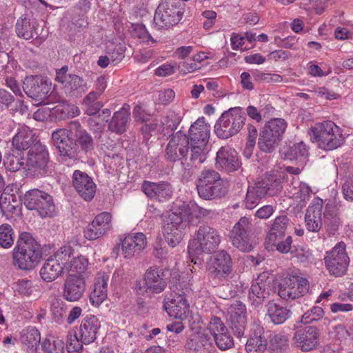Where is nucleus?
<instances>
[{"label": "nucleus", "mask_w": 353, "mask_h": 353, "mask_svg": "<svg viewBox=\"0 0 353 353\" xmlns=\"http://www.w3.org/2000/svg\"><path fill=\"white\" fill-rule=\"evenodd\" d=\"M196 189L199 196L205 200L220 199L228 192L220 174L211 169L201 172L196 181Z\"/></svg>", "instance_id": "nucleus-6"}, {"label": "nucleus", "mask_w": 353, "mask_h": 353, "mask_svg": "<svg viewBox=\"0 0 353 353\" xmlns=\"http://www.w3.org/2000/svg\"><path fill=\"white\" fill-rule=\"evenodd\" d=\"M288 337L283 334H273L270 336L268 350L270 353H284L288 347Z\"/></svg>", "instance_id": "nucleus-40"}, {"label": "nucleus", "mask_w": 353, "mask_h": 353, "mask_svg": "<svg viewBox=\"0 0 353 353\" xmlns=\"http://www.w3.org/2000/svg\"><path fill=\"white\" fill-rule=\"evenodd\" d=\"M16 32L19 37L30 39L37 37V23L27 18H20L16 23Z\"/></svg>", "instance_id": "nucleus-37"}, {"label": "nucleus", "mask_w": 353, "mask_h": 353, "mask_svg": "<svg viewBox=\"0 0 353 353\" xmlns=\"http://www.w3.org/2000/svg\"><path fill=\"white\" fill-rule=\"evenodd\" d=\"M286 128V121L283 119L277 118L270 120L263 129L281 140Z\"/></svg>", "instance_id": "nucleus-44"}, {"label": "nucleus", "mask_w": 353, "mask_h": 353, "mask_svg": "<svg viewBox=\"0 0 353 353\" xmlns=\"http://www.w3.org/2000/svg\"><path fill=\"white\" fill-rule=\"evenodd\" d=\"M207 328L213 336L228 330L221 319L214 316L211 317Z\"/></svg>", "instance_id": "nucleus-60"}, {"label": "nucleus", "mask_w": 353, "mask_h": 353, "mask_svg": "<svg viewBox=\"0 0 353 353\" xmlns=\"http://www.w3.org/2000/svg\"><path fill=\"white\" fill-rule=\"evenodd\" d=\"M190 162L194 164L196 170L205 161L208 153V142L202 141H190Z\"/></svg>", "instance_id": "nucleus-33"}, {"label": "nucleus", "mask_w": 353, "mask_h": 353, "mask_svg": "<svg viewBox=\"0 0 353 353\" xmlns=\"http://www.w3.org/2000/svg\"><path fill=\"white\" fill-rule=\"evenodd\" d=\"M280 141V139L262 129L259 134L258 145L261 151L270 153L276 149Z\"/></svg>", "instance_id": "nucleus-41"}, {"label": "nucleus", "mask_w": 353, "mask_h": 353, "mask_svg": "<svg viewBox=\"0 0 353 353\" xmlns=\"http://www.w3.org/2000/svg\"><path fill=\"white\" fill-rule=\"evenodd\" d=\"M319 331L314 326L297 330L293 336L295 346L302 352L315 350L319 345Z\"/></svg>", "instance_id": "nucleus-17"}, {"label": "nucleus", "mask_w": 353, "mask_h": 353, "mask_svg": "<svg viewBox=\"0 0 353 353\" xmlns=\"http://www.w3.org/2000/svg\"><path fill=\"white\" fill-rule=\"evenodd\" d=\"M68 66H63L57 71L56 80L63 85L65 92L74 97H79L88 90L86 81L74 74H68Z\"/></svg>", "instance_id": "nucleus-15"}, {"label": "nucleus", "mask_w": 353, "mask_h": 353, "mask_svg": "<svg viewBox=\"0 0 353 353\" xmlns=\"http://www.w3.org/2000/svg\"><path fill=\"white\" fill-rule=\"evenodd\" d=\"M72 185L85 201H90L94 198L96 192V184L86 173L75 170L72 175Z\"/></svg>", "instance_id": "nucleus-24"}, {"label": "nucleus", "mask_w": 353, "mask_h": 353, "mask_svg": "<svg viewBox=\"0 0 353 353\" xmlns=\"http://www.w3.org/2000/svg\"><path fill=\"white\" fill-rule=\"evenodd\" d=\"M51 312L55 321L62 319L67 312L63 301L58 297L53 299L51 303Z\"/></svg>", "instance_id": "nucleus-57"}, {"label": "nucleus", "mask_w": 353, "mask_h": 353, "mask_svg": "<svg viewBox=\"0 0 353 353\" xmlns=\"http://www.w3.org/2000/svg\"><path fill=\"white\" fill-rule=\"evenodd\" d=\"M68 138L72 139V137H70V132L69 131V129L66 130L60 128L54 131L52 134V139L56 147H58L63 142L66 141Z\"/></svg>", "instance_id": "nucleus-62"}, {"label": "nucleus", "mask_w": 353, "mask_h": 353, "mask_svg": "<svg viewBox=\"0 0 353 353\" xmlns=\"http://www.w3.org/2000/svg\"><path fill=\"white\" fill-rule=\"evenodd\" d=\"M15 291L19 294L24 296H35L34 294L37 291L36 286H34L32 282L27 279L19 280L14 286Z\"/></svg>", "instance_id": "nucleus-54"}, {"label": "nucleus", "mask_w": 353, "mask_h": 353, "mask_svg": "<svg viewBox=\"0 0 353 353\" xmlns=\"http://www.w3.org/2000/svg\"><path fill=\"white\" fill-rule=\"evenodd\" d=\"M181 121V117L173 112H169L161 119L164 134H169L176 130Z\"/></svg>", "instance_id": "nucleus-51"}, {"label": "nucleus", "mask_w": 353, "mask_h": 353, "mask_svg": "<svg viewBox=\"0 0 353 353\" xmlns=\"http://www.w3.org/2000/svg\"><path fill=\"white\" fill-rule=\"evenodd\" d=\"M143 281L147 290L154 294L163 292L168 285L164 271L157 267L148 268L144 274Z\"/></svg>", "instance_id": "nucleus-23"}, {"label": "nucleus", "mask_w": 353, "mask_h": 353, "mask_svg": "<svg viewBox=\"0 0 353 353\" xmlns=\"http://www.w3.org/2000/svg\"><path fill=\"white\" fill-rule=\"evenodd\" d=\"M107 296L105 290H100L94 285V290L90 295V301L93 305L99 306L106 299Z\"/></svg>", "instance_id": "nucleus-63"}, {"label": "nucleus", "mask_w": 353, "mask_h": 353, "mask_svg": "<svg viewBox=\"0 0 353 353\" xmlns=\"http://www.w3.org/2000/svg\"><path fill=\"white\" fill-rule=\"evenodd\" d=\"M147 245L145 235L142 232L128 234L121 243V250L125 258L130 259L139 254Z\"/></svg>", "instance_id": "nucleus-26"}, {"label": "nucleus", "mask_w": 353, "mask_h": 353, "mask_svg": "<svg viewBox=\"0 0 353 353\" xmlns=\"http://www.w3.org/2000/svg\"><path fill=\"white\" fill-rule=\"evenodd\" d=\"M14 243V232L8 224L0 225V246L3 248H10Z\"/></svg>", "instance_id": "nucleus-52"}, {"label": "nucleus", "mask_w": 353, "mask_h": 353, "mask_svg": "<svg viewBox=\"0 0 353 353\" xmlns=\"http://www.w3.org/2000/svg\"><path fill=\"white\" fill-rule=\"evenodd\" d=\"M212 345L208 334L199 332L192 334L188 338L184 347L189 353H205Z\"/></svg>", "instance_id": "nucleus-28"}, {"label": "nucleus", "mask_w": 353, "mask_h": 353, "mask_svg": "<svg viewBox=\"0 0 353 353\" xmlns=\"http://www.w3.org/2000/svg\"><path fill=\"white\" fill-rule=\"evenodd\" d=\"M266 307L267 314L274 324H281L290 316V310L273 301L268 302Z\"/></svg>", "instance_id": "nucleus-38"}, {"label": "nucleus", "mask_w": 353, "mask_h": 353, "mask_svg": "<svg viewBox=\"0 0 353 353\" xmlns=\"http://www.w3.org/2000/svg\"><path fill=\"white\" fill-rule=\"evenodd\" d=\"M265 196L263 189L259 183H255L253 186H249L244 201L245 208L249 210L254 209L259 203L260 200Z\"/></svg>", "instance_id": "nucleus-39"}, {"label": "nucleus", "mask_w": 353, "mask_h": 353, "mask_svg": "<svg viewBox=\"0 0 353 353\" xmlns=\"http://www.w3.org/2000/svg\"><path fill=\"white\" fill-rule=\"evenodd\" d=\"M232 245L242 252H250L254 245L251 236V224L246 217H241L230 232Z\"/></svg>", "instance_id": "nucleus-13"}, {"label": "nucleus", "mask_w": 353, "mask_h": 353, "mask_svg": "<svg viewBox=\"0 0 353 353\" xmlns=\"http://www.w3.org/2000/svg\"><path fill=\"white\" fill-rule=\"evenodd\" d=\"M57 148L63 160L76 159L78 154V147L74 139L68 138L66 141L63 142Z\"/></svg>", "instance_id": "nucleus-45"}, {"label": "nucleus", "mask_w": 353, "mask_h": 353, "mask_svg": "<svg viewBox=\"0 0 353 353\" xmlns=\"http://www.w3.org/2000/svg\"><path fill=\"white\" fill-rule=\"evenodd\" d=\"M41 347L43 353H63L64 343L58 339H47L43 342Z\"/></svg>", "instance_id": "nucleus-53"}, {"label": "nucleus", "mask_w": 353, "mask_h": 353, "mask_svg": "<svg viewBox=\"0 0 353 353\" xmlns=\"http://www.w3.org/2000/svg\"><path fill=\"white\" fill-rule=\"evenodd\" d=\"M63 270V265L50 256L41 268L40 275L43 281L51 282L58 278Z\"/></svg>", "instance_id": "nucleus-35"}, {"label": "nucleus", "mask_w": 353, "mask_h": 353, "mask_svg": "<svg viewBox=\"0 0 353 353\" xmlns=\"http://www.w3.org/2000/svg\"><path fill=\"white\" fill-rule=\"evenodd\" d=\"M70 137L74 139L77 146L85 153L91 152L94 149V141L88 132L82 128L78 121H71L68 123Z\"/></svg>", "instance_id": "nucleus-27"}, {"label": "nucleus", "mask_w": 353, "mask_h": 353, "mask_svg": "<svg viewBox=\"0 0 353 353\" xmlns=\"http://www.w3.org/2000/svg\"><path fill=\"white\" fill-rule=\"evenodd\" d=\"M310 139L324 150H332L342 145L345 138L342 130L331 121L316 123L310 128Z\"/></svg>", "instance_id": "nucleus-3"}, {"label": "nucleus", "mask_w": 353, "mask_h": 353, "mask_svg": "<svg viewBox=\"0 0 353 353\" xmlns=\"http://www.w3.org/2000/svg\"><path fill=\"white\" fill-rule=\"evenodd\" d=\"M37 136L33 132L30 128L23 126L21 128L18 132L12 138L13 148L17 151H23L36 144L38 141Z\"/></svg>", "instance_id": "nucleus-30"}, {"label": "nucleus", "mask_w": 353, "mask_h": 353, "mask_svg": "<svg viewBox=\"0 0 353 353\" xmlns=\"http://www.w3.org/2000/svg\"><path fill=\"white\" fill-rule=\"evenodd\" d=\"M25 162L24 168L33 176H47L52 172L48 150L40 141L28 150Z\"/></svg>", "instance_id": "nucleus-7"}, {"label": "nucleus", "mask_w": 353, "mask_h": 353, "mask_svg": "<svg viewBox=\"0 0 353 353\" xmlns=\"http://www.w3.org/2000/svg\"><path fill=\"white\" fill-rule=\"evenodd\" d=\"M41 250L32 236L28 232H22L13 250V263L20 270L33 269L40 261Z\"/></svg>", "instance_id": "nucleus-2"}, {"label": "nucleus", "mask_w": 353, "mask_h": 353, "mask_svg": "<svg viewBox=\"0 0 353 353\" xmlns=\"http://www.w3.org/2000/svg\"><path fill=\"white\" fill-rule=\"evenodd\" d=\"M183 12L174 3L161 2L157 7L154 17L158 29H168L176 25L182 18Z\"/></svg>", "instance_id": "nucleus-10"}, {"label": "nucleus", "mask_w": 353, "mask_h": 353, "mask_svg": "<svg viewBox=\"0 0 353 353\" xmlns=\"http://www.w3.org/2000/svg\"><path fill=\"white\" fill-rule=\"evenodd\" d=\"M216 346L221 350H227L234 347V341L228 330L213 336Z\"/></svg>", "instance_id": "nucleus-55"}, {"label": "nucleus", "mask_w": 353, "mask_h": 353, "mask_svg": "<svg viewBox=\"0 0 353 353\" xmlns=\"http://www.w3.org/2000/svg\"><path fill=\"white\" fill-rule=\"evenodd\" d=\"M208 270L210 275L219 280L232 278V261L225 250H220L210 256L208 262Z\"/></svg>", "instance_id": "nucleus-14"}, {"label": "nucleus", "mask_w": 353, "mask_h": 353, "mask_svg": "<svg viewBox=\"0 0 353 353\" xmlns=\"http://www.w3.org/2000/svg\"><path fill=\"white\" fill-rule=\"evenodd\" d=\"M228 310L230 317L247 318L245 305L240 301H235Z\"/></svg>", "instance_id": "nucleus-61"}, {"label": "nucleus", "mask_w": 353, "mask_h": 353, "mask_svg": "<svg viewBox=\"0 0 353 353\" xmlns=\"http://www.w3.org/2000/svg\"><path fill=\"white\" fill-rule=\"evenodd\" d=\"M324 312L321 307H313L310 310L304 313L301 318V322L304 324L311 323L321 319Z\"/></svg>", "instance_id": "nucleus-59"}, {"label": "nucleus", "mask_w": 353, "mask_h": 353, "mask_svg": "<svg viewBox=\"0 0 353 353\" xmlns=\"http://www.w3.org/2000/svg\"><path fill=\"white\" fill-rule=\"evenodd\" d=\"M112 216L107 212L98 214L84 231L88 240H95L105 235L111 228Z\"/></svg>", "instance_id": "nucleus-20"}, {"label": "nucleus", "mask_w": 353, "mask_h": 353, "mask_svg": "<svg viewBox=\"0 0 353 353\" xmlns=\"http://www.w3.org/2000/svg\"><path fill=\"white\" fill-rule=\"evenodd\" d=\"M85 290V281L82 275L70 273L63 284V298L70 302L78 301Z\"/></svg>", "instance_id": "nucleus-18"}, {"label": "nucleus", "mask_w": 353, "mask_h": 353, "mask_svg": "<svg viewBox=\"0 0 353 353\" xmlns=\"http://www.w3.org/2000/svg\"><path fill=\"white\" fill-rule=\"evenodd\" d=\"M267 348V341L261 334L250 337L245 345L248 353H263Z\"/></svg>", "instance_id": "nucleus-48"}, {"label": "nucleus", "mask_w": 353, "mask_h": 353, "mask_svg": "<svg viewBox=\"0 0 353 353\" xmlns=\"http://www.w3.org/2000/svg\"><path fill=\"white\" fill-rule=\"evenodd\" d=\"M210 126L208 125L203 117L198 119L190 128L189 141H202L209 142Z\"/></svg>", "instance_id": "nucleus-34"}, {"label": "nucleus", "mask_w": 353, "mask_h": 353, "mask_svg": "<svg viewBox=\"0 0 353 353\" xmlns=\"http://www.w3.org/2000/svg\"><path fill=\"white\" fill-rule=\"evenodd\" d=\"M187 208L176 209L168 212L163 219V232L168 245L172 248L177 245L183 239L190 216Z\"/></svg>", "instance_id": "nucleus-5"}, {"label": "nucleus", "mask_w": 353, "mask_h": 353, "mask_svg": "<svg viewBox=\"0 0 353 353\" xmlns=\"http://www.w3.org/2000/svg\"><path fill=\"white\" fill-rule=\"evenodd\" d=\"M19 201L14 194L7 193H2L0 196V209L1 212L5 214L6 213H12L18 208Z\"/></svg>", "instance_id": "nucleus-47"}, {"label": "nucleus", "mask_w": 353, "mask_h": 353, "mask_svg": "<svg viewBox=\"0 0 353 353\" xmlns=\"http://www.w3.org/2000/svg\"><path fill=\"white\" fill-rule=\"evenodd\" d=\"M74 254V252L71 246L64 245L50 257L59 264L63 265V269L67 270Z\"/></svg>", "instance_id": "nucleus-46"}, {"label": "nucleus", "mask_w": 353, "mask_h": 353, "mask_svg": "<svg viewBox=\"0 0 353 353\" xmlns=\"http://www.w3.org/2000/svg\"><path fill=\"white\" fill-rule=\"evenodd\" d=\"M221 242L220 232L207 223L200 225L188 245L190 254L214 253Z\"/></svg>", "instance_id": "nucleus-4"}, {"label": "nucleus", "mask_w": 353, "mask_h": 353, "mask_svg": "<svg viewBox=\"0 0 353 353\" xmlns=\"http://www.w3.org/2000/svg\"><path fill=\"white\" fill-rule=\"evenodd\" d=\"M215 164L218 169L227 172H234L241 166L237 152L228 145L223 146L218 150Z\"/></svg>", "instance_id": "nucleus-22"}, {"label": "nucleus", "mask_w": 353, "mask_h": 353, "mask_svg": "<svg viewBox=\"0 0 353 353\" xmlns=\"http://www.w3.org/2000/svg\"><path fill=\"white\" fill-rule=\"evenodd\" d=\"M309 290L306 279L292 276L281 280L279 285L278 294L285 300H294L305 294Z\"/></svg>", "instance_id": "nucleus-12"}, {"label": "nucleus", "mask_w": 353, "mask_h": 353, "mask_svg": "<svg viewBox=\"0 0 353 353\" xmlns=\"http://www.w3.org/2000/svg\"><path fill=\"white\" fill-rule=\"evenodd\" d=\"M323 205V200L316 198L307 208L305 214V223L308 231L318 232L322 228Z\"/></svg>", "instance_id": "nucleus-25"}, {"label": "nucleus", "mask_w": 353, "mask_h": 353, "mask_svg": "<svg viewBox=\"0 0 353 353\" xmlns=\"http://www.w3.org/2000/svg\"><path fill=\"white\" fill-rule=\"evenodd\" d=\"M88 265V260L87 258L82 255L74 256L73 255L70 265L66 270L71 273L82 275Z\"/></svg>", "instance_id": "nucleus-50"}, {"label": "nucleus", "mask_w": 353, "mask_h": 353, "mask_svg": "<svg viewBox=\"0 0 353 353\" xmlns=\"http://www.w3.org/2000/svg\"><path fill=\"white\" fill-rule=\"evenodd\" d=\"M24 205L29 210H35L41 217L52 216L55 212V206L52 196L38 189L26 192Z\"/></svg>", "instance_id": "nucleus-9"}, {"label": "nucleus", "mask_w": 353, "mask_h": 353, "mask_svg": "<svg viewBox=\"0 0 353 353\" xmlns=\"http://www.w3.org/2000/svg\"><path fill=\"white\" fill-rule=\"evenodd\" d=\"M289 224V219L285 215L277 216L272 225L270 233V239L276 241V239L282 237ZM276 244V242H274Z\"/></svg>", "instance_id": "nucleus-43"}, {"label": "nucleus", "mask_w": 353, "mask_h": 353, "mask_svg": "<svg viewBox=\"0 0 353 353\" xmlns=\"http://www.w3.org/2000/svg\"><path fill=\"white\" fill-rule=\"evenodd\" d=\"M325 225L330 234H334L341 224V220L334 208L332 210L327 209L325 214Z\"/></svg>", "instance_id": "nucleus-49"}, {"label": "nucleus", "mask_w": 353, "mask_h": 353, "mask_svg": "<svg viewBox=\"0 0 353 353\" xmlns=\"http://www.w3.org/2000/svg\"><path fill=\"white\" fill-rule=\"evenodd\" d=\"M245 114L242 108H232L224 112L214 125L218 137L228 139L236 134L245 124Z\"/></svg>", "instance_id": "nucleus-8"}, {"label": "nucleus", "mask_w": 353, "mask_h": 353, "mask_svg": "<svg viewBox=\"0 0 353 353\" xmlns=\"http://www.w3.org/2000/svg\"><path fill=\"white\" fill-rule=\"evenodd\" d=\"M285 176L283 172L273 171L266 173L267 182H259L265 196H274L279 194L283 190L282 183Z\"/></svg>", "instance_id": "nucleus-29"}, {"label": "nucleus", "mask_w": 353, "mask_h": 353, "mask_svg": "<svg viewBox=\"0 0 353 353\" xmlns=\"http://www.w3.org/2000/svg\"><path fill=\"white\" fill-rule=\"evenodd\" d=\"M101 325L94 316H87L82 320L79 326V335L84 344L92 343L97 338V334Z\"/></svg>", "instance_id": "nucleus-31"}, {"label": "nucleus", "mask_w": 353, "mask_h": 353, "mask_svg": "<svg viewBox=\"0 0 353 353\" xmlns=\"http://www.w3.org/2000/svg\"><path fill=\"white\" fill-rule=\"evenodd\" d=\"M40 333L35 327H28L21 336L22 343L32 353L36 352L40 343Z\"/></svg>", "instance_id": "nucleus-42"}, {"label": "nucleus", "mask_w": 353, "mask_h": 353, "mask_svg": "<svg viewBox=\"0 0 353 353\" xmlns=\"http://www.w3.org/2000/svg\"><path fill=\"white\" fill-rule=\"evenodd\" d=\"M190 143L188 137L181 131L170 135L165 150V157L169 161H179L181 168L180 172L183 179L188 180L195 172L194 164L190 162Z\"/></svg>", "instance_id": "nucleus-1"}, {"label": "nucleus", "mask_w": 353, "mask_h": 353, "mask_svg": "<svg viewBox=\"0 0 353 353\" xmlns=\"http://www.w3.org/2000/svg\"><path fill=\"white\" fill-rule=\"evenodd\" d=\"M142 190L148 197L164 202L171 199L172 196V188L167 181L158 183L144 181L142 183Z\"/></svg>", "instance_id": "nucleus-21"}, {"label": "nucleus", "mask_w": 353, "mask_h": 353, "mask_svg": "<svg viewBox=\"0 0 353 353\" xmlns=\"http://www.w3.org/2000/svg\"><path fill=\"white\" fill-rule=\"evenodd\" d=\"M25 93L36 101L46 98L51 89V83L41 76L26 77L23 83Z\"/></svg>", "instance_id": "nucleus-16"}, {"label": "nucleus", "mask_w": 353, "mask_h": 353, "mask_svg": "<svg viewBox=\"0 0 353 353\" xmlns=\"http://www.w3.org/2000/svg\"><path fill=\"white\" fill-rule=\"evenodd\" d=\"M179 68L180 72L183 74L190 73L200 68L194 58L183 61L179 64Z\"/></svg>", "instance_id": "nucleus-64"}, {"label": "nucleus", "mask_w": 353, "mask_h": 353, "mask_svg": "<svg viewBox=\"0 0 353 353\" xmlns=\"http://www.w3.org/2000/svg\"><path fill=\"white\" fill-rule=\"evenodd\" d=\"M324 260L326 268L331 274L335 276L343 275L350 262L345 244L342 241L337 243L331 251L326 252Z\"/></svg>", "instance_id": "nucleus-11"}, {"label": "nucleus", "mask_w": 353, "mask_h": 353, "mask_svg": "<svg viewBox=\"0 0 353 353\" xmlns=\"http://www.w3.org/2000/svg\"><path fill=\"white\" fill-rule=\"evenodd\" d=\"M164 299L163 308L170 316L184 319L189 312L190 305L184 294L174 293Z\"/></svg>", "instance_id": "nucleus-19"}, {"label": "nucleus", "mask_w": 353, "mask_h": 353, "mask_svg": "<svg viewBox=\"0 0 353 353\" xmlns=\"http://www.w3.org/2000/svg\"><path fill=\"white\" fill-rule=\"evenodd\" d=\"M247 325V318L230 317V327L237 338H241Z\"/></svg>", "instance_id": "nucleus-56"}, {"label": "nucleus", "mask_w": 353, "mask_h": 353, "mask_svg": "<svg viewBox=\"0 0 353 353\" xmlns=\"http://www.w3.org/2000/svg\"><path fill=\"white\" fill-rule=\"evenodd\" d=\"M130 106L124 105L119 111L114 113L113 117L108 124V129L117 134H122L125 132L128 123L130 121Z\"/></svg>", "instance_id": "nucleus-32"}, {"label": "nucleus", "mask_w": 353, "mask_h": 353, "mask_svg": "<svg viewBox=\"0 0 353 353\" xmlns=\"http://www.w3.org/2000/svg\"><path fill=\"white\" fill-rule=\"evenodd\" d=\"M266 285L265 282L262 279H258L252 283L248 294L252 304L260 305L268 296L269 292L267 290Z\"/></svg>", "instance_id": "nucleus-36"}, {"label": "nucleus", "mask_w": 353, "mask_h": 353, "mask_svg": "<svg viewBox=\"0 0 353 353\" xmlns=\"http://www.w3.org/2000/svg\"><path fill=\"white\" fill-rule=\"evenodd\" d=\"M84 344L81 338L78 337L76 334L69 332L67 336L66 345L69 353H79Z\"/></svg>", "instance_id": "nucleus-58"}]
</instances>
